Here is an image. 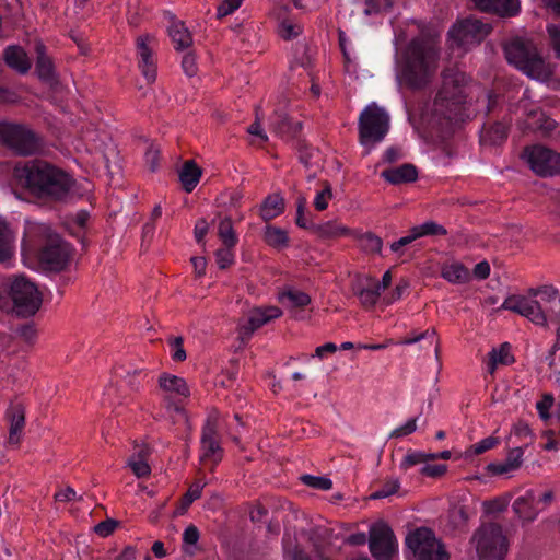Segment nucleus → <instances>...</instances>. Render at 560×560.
Wrapping results in <instances>:
<instances>
[{"instance_id": "680f3d73", "label": "nucleus", "mask_w": 560, "mask_h": 560, "mask_svg": "<svg viewBox=\"0 0 560 560\" xmlns=\"http://www.w3.org/2000/svg\"><path fill=\"white\" fill-rule=\"evenodd\" d=\"M182 68L188 77H192L197 73V62L194 54L188 52L183 56Z\"/></svg>"}, {"instance_id": "a18cd8bd", "label": "nucleus", "mask_w": 560, "mask_h": 560, "mask_svg": "<svg viewBox=\"0 0 560 560\" xmlns=\"http://www.w3.org/2000/svg\"><path fill=\"white\" fill-rule=\"evenodd\" d=\"M332 199V189L330 184L325 183L323 188L318 190L314 198V207L317 211H324L327 209L329 201Z\"/></svg>"}, {"instance_id": "6e6552de", "label": "nucleus", "mask_w": 560, "mask_h": 560, "mask_svg": "<svg viewBox=\"0 0 560 560\" xmlns=\"http://www.w3.org/2000/svg\"><path fill=\"white\" fill-rule=\"evenodd\" d=\"M491 32V25L477 18L468 16L457 20L448 30V40L452 48L464 51L479 45Z\"/></svg>"}, {"instance_id": "dca6fc26", "label": "nucleus", "mask_w": 560, "mask_h": 560, "mask_svg": "<svg viewBox=\"0 0 560 560\" xmlns=\"http://www.w3.org/2000/svg\"><path fill=\"white\" fill-rule=\"evenodd\" d=\"M156 39L150 34L141 35L136 40L138 67L144 79L152 83L156 79L158 65L154 57Z\"/></svg>"}, {"instance_id": "bb28decb", "label": "nucleus", "mask_w": 560, "mask_h": 560, "mask_svg": "<svg viewBox=\"0 0 560 560\" xmlns=\"http://www.w3.org/2000/svg\"><path fill=\"white\" fill-rule=\"evenodd\" d=\"M168 36L177 51L189 48L192 45V36L182 21H174L168 27Z\"/></svg>"}, {"instance_id": "5701e85b", "label": "nucleus", "mask_w": 560, "mask_h": 560, "mask_svg": "<svg viewBox=\"0 0 560 560\" xmlns=\"http://www.w3.org/2000/svg\"><path fill=\"white\" fill-rule=\"evenodd\" d=\"M475 5L485 12H493L500 16H514L520 12V0H472Z\"/></svg>"}, {"instance_id": "cd10ccee", "label": "nucleus", "mask_w": 560, "mask_h": 560, "mask_svg": "<svg viewBox=\"0 0 560 560\" xmlns=\"http://www.w3.org/2000/svg\"><path fill=\"white\" fill-rule=\"evenodd\" d=\"M354 293L364 307L374 306L381 295L380 288L375 285V279L370 277H366L364 282L355 288Z\"/></svg>"}, {"instance_id": "f257e3e1", "label": "nucleus", "mask_w": 560, "mask_h": 560, "mask_svg": "<svg viewBox=\"0 0 560 560\" xmlns=\"http://www.w3.org/2000/svg\"><path fill=\"white\" fill-rule=\"evenodd\" d=\"M439 66V50L428 39H412L405 52L404 62L397 78L400 84L418 90L428 85Z\"/></svg>"}, {"instance_id": "72a5a7b5", "label": "nucleus", "mask_w": 560, "mask_h": 560, "mask_svg": "<svg viewBox=\"0 0 560 560\" xmlns=\"http://www.w3.org/2000/svg\"><path fill=\"white\" fill-rule=\"evenodd\" d=\"M316 234L323 238H337L352 235V231L338 221H327L314 226Z\"/></svg>"}, {"instance_id": "ddd939ff", "label": "nucleus", "mask_w": 560, "mask_h": 560, "mask_svg": "<svg viewBox=\"0 0 560 560\" xmlns=\"http://www.w3.org/2000/svg\"><path fill=\"white\" fill-rule=\"evenodd\" d=\"M501 308L517 313L533 324L547 327L550 314L542 307L541 302L536 298L524 295H511L504 300Z\"/></svg>"}, {"instance_id": "39448f33", "label": "nucleus", "mask_w": 560, "mask_h": 560, "mask_svg": "<svg viewBox=\"0 0 560 560\" xmlns=\"http://www.w3.org/2000/svg\"><path fill=\"white\" fill-rule=\"evenodd\" d=\"M389 115L376 103H370L361 112L358 120L360 143L368 148V152L384 140L389 130Z\"/></svg>"}, {"instance_id": "4be33fe9", "label": "nucleus", "mask_w": 560, "mask_h": 560, "mask_svg": "<svg viewBox=\"0 0 560 560\" xmlns=\"http://www.w3.org/2000/svg\"><path fill=\"white\" fill-rule=\"evenodd\" d=\"M5 417L10 424L8 442L12 445H19L25 425L24 407L21 404L10 406L7 410Z\"/></svg>"}, {"instance_id": "20e7f679", "label": "nucleus", "mask_w": 560, "mask_h": 560, "mask_svg": "<svg viewBox=\"0 0 560 560\" xmlns=\"http://www.w3.org/2000/svg\"><path fill=\"white\" fill-rule=\"evenodd\" d=\"M25 236L46 237L48 243L39 253L40 262L50 270L63 269L71 256V248L68 243L63 242L59 236L52 235L48 225L37 222H26Z\"/></svg>"}, {"instance_id": "69168bd1", "label": "nucleus", "mask_w": 560, "mask_h": 560, "mask_svg": "<svg viewBox=\"0 0 560 560\" xmlns=\"http://www.w3.org/2000/svg\"><path fill=\"white\" fill-rule=\"evenodd\" d=\"M200 534L195 525H189L183 533L184 545L195 546L199 540Z\"/></svg>"}, {"instance_id": "8fccbe9b", "label": "nucleus", "mask_w": 560, "mask_h": 560, "mask_svg": "<svg viewBox=\"0 0 560 560\" xmlns=\"http://www.w3.org/2000/svg\"><path fill=\"white\" fill-rule=\"evenodd\" d=\"M417 422H418V417L408 419L404 424L395 428L390 432L389 438L401 439V438L412 434L413 432L417 431V428H418Z\"/></svg>"}, {"instance_id": "5fc2aeb1", "label": "nucleus", "mask_w": 560, "mask_h": 560, "mask_svg": "<svg viewBox=\"0 0 560 560\" xmlns=\"http://www.w3.org/2000/svg\"><path fill=\"white\" fill-rule=\"evenodd\" d=\"M555 402V398L551 394H545L541 398V400L536 402V409L542 420H549L550 409L552 408Z\"/></svg>"}, {"instance_id": "13d9d810", "label": "nucleus", "mask_w": 560, "mask_h": 560, "mask_svg": "<svg viewBox=\"0 0 560 560\" xmlns=\"http://www.w3.org/2000/svg\"><path fill=\"white\" fill-rule=\"evenodd\" d=\"M273 131L280 136L291 132L292 126L287 116L276 115L271 120Z\"/></svg>"}, {"instance_id": "0e129e2a", "label": "nucleus", "mask_w": 560, "mask_h": 560, "mask_svg": "<svg viewBox=\"0 0 560 560\" xmlns=\"http://www.w3.org/2000/svg\"><path fill=\"white\" fill-rule=\"evenodd\" d=\"M547 32L551 40V45L557 54V57L560 58V24L548 25Z\"/></svg>"}, {"instance_id": "423d86ee", "label": "nucleus", "mask_w": 560, "mask_h": 560, "mask_svg": "<svg viewBox=\"0 0 560 560\" xmlns=\"http://www.w3.org/2000/svg\"><path fill=\"white\" fill-rule=\"evenodd\" d=\"M471 544L479 560H503L509 551V541L501 525L482 524L472 535Z\"/></svg>"}, {"instance_id": "7ed1b4c3", "label": "nucleus", "mask_w": 560, "mask_h": 560, "mask_svg": "<svg viewBox=\"0 0 560 560\" xmlns=\"http://www.w3.org/2000/svg\"><path fill=\"white\" fill-rule=\"evenodd\" d=\"M503 49L508 62L527 77L547 81L552 75V66L540 56L532 40L514 37L504 44Z\"/></svg>"}, {"instance_id": "9d476101", "label": "nucleus", "mask_w": 560, "mask_h": 560, "mask_svg": "<svg viewBox=\"0 0 560 560\" xmlns=\"http://www.w3.org/2000/svg\"><path fill=\"white\" fill-rule=\"evenodd\" d=\"M415 560H448L444 546L435 538L432 530L418 528L406 538Z\"/></svg>"}, {"instance_id": "338daca9", "label": "nucleus", "mask_w": 560, "mask_h": 560, "mask_svg": "<svg viewBox=\"0 0 560 560\" xmlns=\"http://www.w3.org/2000/svg\"><path fill=\"white\" fill-rule=\"evenodd\" d=\"M409 288V282L405 279H401L390 293V296L387 299V303H394L400 300Z\"/></svg>"}, {"instance_id": "a211bd4d", "label": "nucleus", "mask_w": 560, "mask_h": 560, "mask_svg": "<svg viewBox=\"0 0 560 560\" xmlns=\"http://www.w3.org/2000/svg\"><path fill=\"white\" fill-rule=\"evenodd\" d=\"M513 510L523 522L527 523L535 521L539 513L542 512L537 501H535L534 489H529L518 497L513 502Z\"/></svg>"}, {"instance_id": "0eeeda50", "label": "nucleus", "mask_w": 560, "mask_h": 560, "mask_svg": "<svg viewBox=\"0 0 560 560\" xmlns=\"http://www.w3.org/2000/svg\"><path fill=\"white\" fill-rule=\"evenodd\" d=\"M9 295L13 303V311L23 317L33 316L43 302L37 285L22 275L10 278Z\"/></svg>"}, {"instance_id": "4468645a", "label": "nucleus", "mask_w": 560, "mask_h": 560, "mask_svg": "<svg viewBox=\"0 0 560 560\" xmlns=\"http://www.w3.org/2000/svg\"><path fill=\"white\" fill-rule=\"evenodd\" d=\"M523 158L539 176H552L560 173V154L541 145L526 148Z\"/></svg>"}, {"instance_id": "e2e57ef3", "label": "nucleus", "mask_w": 560, "mask_h": 560, "mask_svg": "<svg viewBox=\"0 0 560 560\" xmlns=\"http://www.w3.org/2000/svg\"><path fill=\"white\" fill-rule=\"evenodd\" d=\"M534 497L535 501H537V504H539V506L544 511L552 503L555 493L551 489L545 490L540 493L534 490Z\"/></svg>"}, {"instance_id": "49530a36", "label": "nucleus", "mask_w": 560, "mask_h": 560, "mask_svg": "<svg viewBox=\"0 0 560 560\" xmlns=\"http://www.w3.org/2000/svg\"><path fill=\"white\" fill-rule=\"evenodd\" d=\"M283 551L287 560H310V558L298 546H293L291 537H283Z\"/></svg>"}, {"instance_id": "2f4dec72", "label": "nucleus", "mask_w": 560, "mask_h": 560, "mask_svg": "<svg viewBox=\"0 0 560 560\" xmlns=\"http://www.w3.org/2000/svg\"><path fill=\"white\" fill-rule=\"evenodd\" d=\"M284 210V199L278 195H270L265 198L260 206V217L264 221H270L280 215Z\"/></svg>"}, {"instance_id": "37998d69", "label": "nucleus", "mask_w": 560, "mask_h": 560, "mask_svg": "<svg viewBox=\"0 0 560 560\" xmlns=\"http://www.w3.org/2000/svg\"><path fill=\"white\" fill-rule=\"evenodd\" d=\"M303 31V27L291 19L282 20L278 25V34L285 40L298 37Z\"/></svg>"}, {"instance_id": "58836bf2", "label": "nucleus", "mask_w": 560, "mask_h": 560, "mask_svg": "<svg viewBox=\"0 0 560 560\" xmlns=\"http://www.w3.org/2000/svg\"><path fill=\"white\" fill-rule=\"evenodd\" d=\"M37 62L36 71L39 78L49 80L54 75V67L51 60L45 55V47L43 44L36 46Z\"/></svg>"}, {"instance_id": "412c9836", "label": "nucleus", "mask_w": 560, "mask_h": 560, "mask_svg": "<svg viewBox=\"0 0 560 560\" xmlns=\"http://www.w3.org/2000/svg\"><path fill=\"white\" fill-rule=\"evenodd\" d=\"M52 173L54 175L49 176L48 180H46L47 184L45 185L42 194L61 199L71 189L72 179L67 173L57 167H55Z\"/></svg>"}, {"instance_id": "de8ad7c7", "label": "nucleus", "mask_w": 560, "mask_h": 560, "mask_svg": "<svg viewBox=\"0 0 560 560\" xmlns=\"http://www.w3.org/2000/svg\"><path fill=\"white\" fill-rule=\"evenodd\" d=\"M301 480L304 485L314 489L330 490L332 488V481L326 477L303 475Z\"/></svg>"}, {"instance_id": "c85d7f7f", "label": "nucleus", "mask_w": 560, "mask_h": 560, "mask_svg": "<svg viewBox=\"0 0 560 560\" xmlns=\"http://www.w3.org/2000/svg\"><path fill=\"white\" fill-rule=\"evenodd\" d=\"M528 293L533 298H539L538 301L541 302L542 307L549 314L553 311V307L558 306L560 303L559 292L552 285L532 288L528 290Z\"/></svg>"}, {"instance_id": "4d7b16f0", "label": "nucleus", "mask_w": 560, "mask_h": 560, "mask_svg": "<svg viewBox=\"0 0 560 560\" xmlns=\"http://www.w3.org/2000/svg\"><path fill=\"white\" fill-rule=\"evenodd\" d=\"M306 203V197L301 196L298 198L295 222L300 228L303 229H307L311 226V222L305 217Z\"/></svg>"}, {"instance_id": "393cba45", "label": "nucleus", "mask_w": 560, "mask_h": 560, "mask_svg": "<svg viewBox=\"0 0 560 560\" xmlns=\"http://www.w3.org/2000/svg\"><path fill=\"white\" fill-rule=\"evenodd\" d=\"M515 359L511 351V345L509 342L501 343L498 348H492L488 353L486 361L487 371L490 374H494L499 365H510L514 363Z\"/></svg>"}, {"instance_id": "aec40b11", "label": "nucleus", "mask_w": 560, "mask_h": 560, "mask_svg": "<svg viewBox=\"0 0 560 560\" xmlns=\"http://www.w3.org/2000/svg\"><path fill=\"white\" fill-rule=\"evenodd\" d=\"M523 447H514L509 451L503 462H493L487 465L486 470L492 476L506 475L517 470L523 464Z\"/></svg>"}, {"instance_id": "052dcab7", "label": "nucleus", "mask_w": 560, "mask_h": 560, "mask_svg": "<svg viewBox=\"0 0 560 560\" xmlns=\"http://www.w3.org/2000/svg\"><path fill=\"white\" fill-rule=\"evenodd\" d=\"M244 0H223L222 3L217 9V16L224 18L229 14H232L236 11Z\"/></svg>"}, {"instance_id": "473e14b6", "label": "nucleus", "mask_w": 560, "mask_h": 560, "mask_svg": "<svg viewBox=\"0 0 560 560\" xmlns=\"http://www.w3.org/2000/svg\"><path fill=\"white\" fill-rule=\"evenodd\" d=\"M441 276L453 284H463L470 279L469 270L460 262H452L443 266Z\"/></svg>"}, {"instance_id": "f3484780", "label": "nucleus", "mask_w": 560, "mask_h": 560, "mask_svg": "<svg viewBox=\"0 0 560 560\" xmlns=\"http://www.w3.org/2000/svg\"><path fill=\"white\" fill-rule=\"evenodd\" d=\"M282 315L277 306L257 307L249 311L247 318L238 324V334L242 341L248 340L255 330Z\"/></svg>"}, {"instance_id": "4c0bfd02", "label": "nucleus", "mask_w": 560, "mask_h": 560, "mask_svg": "<svg viewBox=\"0 0 560 560\" xmlns=\"http://www.w3.org/2000/svg\"><path fill=\"white\" fill-rule=\"evenodd\" d=\"M218 236L224 246H229V247L236 246V244L238 242V237L235 233L232 220L230 218H224L219 222Z\"/></svg>"}, {"instance_id": "2eb2a0df", "label": "nucleus", "mask_w": 560, "mask_h": 560, "mask_svg": "<svg viewBox=\"0 0 560 560\" xmlns=\"http://www.w3.org/2000/svg\"><path fill=\"white\" fill-rule=\"evenodd\" d=\"M397 540L389 526L374 525L370 530V550L376 560H389L397 551Z\"/></svg>"}, {"instance_id": "6e6d98bb", "label": "nucleus", "mask_w": 560, "mask_h": 560, "mask_svg": "<svg viewBox=\"0 0 560 560\" xmlns=\"http://www.w3.org/2000/svg\"><path fill=\"white\" fill-rule=\"evenodd\" d=\"M183 342L184 341L182 337H174L168 341L171 355L174 361L182 362L186 359V351L183 347Z\"/></svg>"}, {"instance_id": "9b49d317", "label": "nucleus", "mask_w": 560, "mask_h": 560, "mask_svg": "<svg viewBox=\"0 0 560 560\" xmlns=\"http://www.w3.org/2000/svg\"><path fill=\"white\" fill-rule=\"evenodd\" d=\"M222 458L223 448L219 434V415L217 411H212L208 415L201 431L200 462L205 465L210 464L211 469H213Z\"/></svg>"}, {"instance_id": "bf43d9fd", "label": "nucleus", "mask_w": 560, "mask_h": 560, "mask_svg": "<svg viewBox=\"0 0 560 560\" xmlns=\"http://www.w3.org/2000/svg\"><path fill=\"white\" fill-rule=\"evenodd\" d=\"M205 485H206V482L197 481L190 486V488L188 489V491L186 492V494L183 499L184 509L189 506L195 500L200 498L201 491H202Z\"/></svg>"}, {"instance_id": "603ef678", "label": "nucleus", "mask_w": 560, "mask_h": 560, "mask_svg": "<svg viewBox=\"0 0 560 560\" xmlns=\"http://www.w3.org/2000/svg\"><path fill=\"white\" fill-rule=\"evenodd\" d=\"M424 464V452L409 451L400 462V469L407 471L416 465Z\"/></svg>"}, {"instance_id": "09e8293b", "label": "nucleus", "mask_w": 560, "mask_h": 560, "mask_svg": "<svg viewBox=\"0 0 560 560\" xmlns=\"http://www.w3.org/2000/svg\"><path fill=\"white\" fill-rule=\"evenodd\" d=\"M127 464L138 478H145L151 474V468L147 460L136 458V455H131Z\"/></svg>"}, {"instance_id": "f8f14e48", "label": "nucleus", "mask_w": 560, "mask_h": 560, "mask_svg": "<svg viewBox=\"0 0 560 560\" xmlns=\"http://www.w3.org/2000/svg\"><path fill=\"white\" fill-rule=\"evenodd\" d=\"M55 166L42 161L34 160L19 164L14 167L15 178L25 187L31 190L43 192L49 176H52Z\"/></svg>"}, {"instance_id": "f704fd0d", "label": "nucleus", "mask_w": 560, "mask_h": 560, "mask_svg": "<svg viewBox=\"0 0 560 560\" xmlns=\"http://www.w3.org/2000/svg\"><path fill=\"white\" fill-rule=\"evenodd\" d=\"M265 242L277 249L285 248L289 244V237L285 230L275 226L267 225L264 232Z\"/></svg>"}, {"instance_id": "a19ab883", "label": "nucleus", "mask_w": 560, "mask_h": 560, "mask_svg": "<svg viewBox=\"0 0 560 560\" xmlns=\"http://www.w3.org/2000/svg\"><path fill=\"white\" fill-rule=\"evenodd\" d=\"M359 245L365 253L381 254L383 241L377 235L368 232L359 236Z\"/></svg>"}, {"instance_id": "ea45409f", "label": "nucleus", "mask_w": 560, "mask_h": 560, "mask_svg": "<svg viewBox=\"0 0 560 560\" xmlns=\"http://www.w3.org/2000/svg\"><path fill=\"white\" fill-rule=\"evenodd\" d=\"M499 443H500V440L498 438H494V436L485 438V439L480 440L479 442L470 445L465 451V458L481 455V454L486 453L487 451L495 447Z\"/></svg>"}, {"instance_id": "864d4df0", "label": "nucleus", "mask_w": 560, "mask_h": 560, "mask_svg": "<svg viewBox=\"0 0 560 560\" xmlns=\"http://www.w3.org/2000/svg\"><path fill=\"white\" fill-rule=\"evenodd\" d=\"M400 487L398 479L387 480L377 491L371 494V499L387 498L398 491Z\"/></svg>"}, {"instance_id": "c756f323", "label": "nucleus", "mask_w": 560, "mask_h": 560, "mask_svg": "<svg viewBox=\"0 0 560 560\" xmlns=\"http://www.w3.org/2000/svg\"><path fill=\"white\" fill-rule=\"evenodd\" d=\"M202 175L201 168L194 161H186L179 172V180L187 192H191Z\"/></svg>"}, {"instance_id": "7c9ffc66", "label": "nucleus", "mask_w": 560, "mask_h": 560, "mask_svg": "<svg viewBox=\"0 0 560 560\" xmlns=\"http://www.w3.org/2000/svg\"><path fill=\"white\" fill-rule=\"evenodd\" d=\"M4 59L9 67L20 73H26L31 68L26 52L16 46H11L5 49Z\"/></svg>"}, {"instance_id": "b1692460", "label": "nucleus", "mask_w": 560, "mask_h": 560, "mask_svg": "<svg viewBox=\"0 0 560 560\" xmlns=\"http://www.w3.org/2000/svg\"><path fill=\"white\" fill-rule=\"evenodd\" d=\"M381 176L393 185H399L415 182L418 177V172L415 165L406 163L400 166L384 170Z\"/></svg>"}, {"instance_id": "c03bdc74", "label": "nucleus", "mask_w": 560, "mask_h": 560, "mask_svg": "<svg viewBox=\"0 0 560 560\" xmlns=\"http://www.w3.org/2000/svg\"><path fill=\"white\" fill-rule=\"evenodd\" d=\"M281 301L288 300L292 307H304L310 304L311 298L302 291L290 290L281 294Z\"/></svg>"}, {"instance_id": "774afa93", "label": "nucleus", "mask_w": 560, "mask_h": 560, "mask_svg": "<svg viewBox=\"0 0 560 560\" xmlns=\"http://www.w3.org/2000/svg\"><path fill=\"white\" fill-rule=\"evenodd\" d=\"M16 334L26 342H32L36 338L37 330L33 324H25L16 329Z\"/></svg>"}, {"instance_id": "f03ea898", "label": "nucleus", "mask_w": 560, "mask_h": 560, "mask_svg": "<svg viewBox=\"0 0 560 560\" xmlns=\"http://www.w3.org/2000/svg\"><path fill=\"white\" fill-rule=\"evenodd\" d=\"M468 83L469 78L458 68L442 72V84L430 109V122L443 127L458 117Z\"/></svg>"}, {"instance_id": "a878e982", "label": "nucleus", "mask_w": 560, "mask_h": 560, "mask_svg": "<svg viewBox=\"0 0 560 560\" xmlns=\"http://www.w3.org/2000/svg\"><path fill=\"white\" fill-rule=\"evenodd\" d=\"M159 385L166 394L172 397L186 398L190 394L185 380L176 375H161L159 378Z\"/></svg>"}, {"instance_id": "6ab92c4d", "label": "nucleus", "mask_w": 560, "mask_h": 560, "mask_svg": "<svg viewBox=\"0 0 560 560\" xmlns=\"http://www.w3.org/2000/svg\"><path fill=\"white\" fill-rule=\"evenodd\" d=\"M15 250L16 232L7 219L0 215V264L9 262L14 257Z\"/></svg>"}, {"instance_id": "1a4fd4ad", "label": "nucleus", "mask_w": 560, "mask_h": 560, "mask_svg": "<svg viewBox=\"0 0 560 560\" xmlns=\"http://www.w3.org/2000/svg\"><path fill=\"white\" fill-rule=\"evenodd\" d=\"M0 141L20 155L34 154L40 147L38 137L31 129L11 122L0 124Z\"/></svg>"}, {"instance_id": "c9c22d12", "label": "nucleus", "mask_w": 560, "mask_h": 560, "mask_svg": "<svg viewBox=\"0 0 560 560\" xmlns=\"http://www.w3.org/2000/svg\"><path fill=\"white\" fill-rule=\"evenodd\" d=\"M556 127V121L545 116L540 110H530L526 119V128L532 130L551 131Z\"/></svg>"}, {"instance_id": "e433bc0d", "label": "nucleus", "mask_w": 560, "mask_h": 560, "mask_svg": "<svg viewBox=\"0 0 560 560\" xmlns=\"http://www.w3.org/2000/svg\"><path fill=\"white\" fill-rule=\"evenodd\" d=\"M508 137V128L502 122H497L483 130L481 135V142L492 145L500 144Z\"/></svg>"}, {"instance_id": "79ce46f5", "label": "nucleus", "mask_w": 560, "mask_h": 560, "mask_svg": "<svg viewBox=\"0 0 560 560\" xmlns=\"http://www.w3.org/2000/svg\"><path fill=\"white\" fill-rule=\"evenodd\" d=\"M411 230L417 240L420 237H423V236H429V235H445L446 234L445 228L442 226L441 224H438L434 221H427L420 225H416V226L411 228Z\"/></svg>"}, {"instance_id": "3c124183", "label": "nucleus", "mask_w": 560, "mask_h": 560, "mask_svg": "<svg viewBox=\"0 0 560 560\" xmlns=\"http://www.w3.org/2000/svg\"><path fill=\"white\" fill-rule=\"evenodd\" d=\"M234 247L224 246L215 252V261L221 269H225L233 265L235 255Z\"/></svg>"}]
</instances>
